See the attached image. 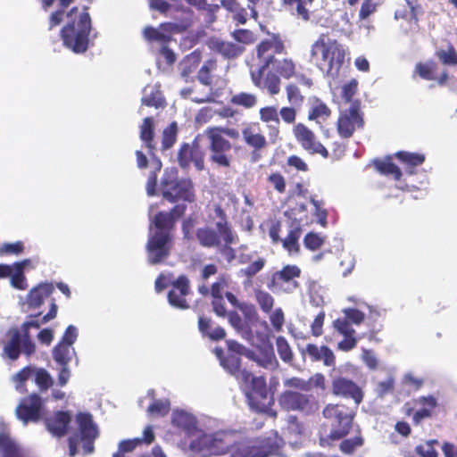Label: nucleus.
<instances>
[{
	"label": "nucleus",
	"instance_id": "40",
	"mask_svg": "<svg viewBox=\"0 0 457 457\" xmlns=\"http://www.w3.org/2000/svg\"><path fill=\"white\" fill-rule=\"evenodd\" d=\"M396 156L401 162L410 167V170H408L410 174L413 173V167L420 165L425 161V156L423 154H412L409 152H398Z\"/></svg>",
	"mask_w": 457,
	"mask_h": 457
},
{
	"label": "nucleus",
	"instance_id": "2",
	"mask_svg": "<svg viewBox=\"0 0 457 457\" xmlns=\"http://www.w3.org/2000/svg\"><path fill=\"white\" fill-rule=\"evenodd\" d=\"M284 49L283 43L277 38L262 41L257 46L260 67L256 71H251L252 81L255 87L270 96L278 95L281 87L280 77L270 68V54L283 53Z\"/></svg>",
	"mask_w": 457,
	"mask_h": 457
},
{
	"label": "nucleus",
	"instance_id": "59",
	"mask_svg": "<svg viewBox=\"0 0 457 457\" xmlns=\"http://www.w3.org/2000/svg\"><path fill=\"white\" fill-rule=\"evenodd\" d=\"M288 102L293 105H300L303 100L298 87L295 84H288L286 87Z\"/></svg>",
	"mask_w": 457,
	"mask_h": 457
},
{
	"label": "nucleus",
	"instance_id": "29",
	"mask_svg": "<svg viewBox=\"0 0 457 457\" xmlns=\"http://www.w3.org/2000/svg\"><path fill=\"white\" fill-rule=\"evenodd\" d=\"M175 25L171 23L162 24L158 29L146 27L144 29V37L148 41L167 42L170 40V35L173 31Z\"/></svg>",
	"mask_w": 457,
	"mask_h": 457
},
{
	"label": "nucleus",
	"instance_id": "27",
	"mask_svg": "<svg viewBox=\"0 0 457 457\" xmlns=\"http://www.w3.org/2000/svg\"><path fill=\"white\" fill-rule=\"evenodd\" d=\"M330 115L331 111L325 103L318 98L310 100V107L308 111L309 120H314L322 129L321 124L326 121Z\"/></svg>",
	"mask_w": 457,
	"mask_h": 457
},
{
	"label": "nucleus",
	"instance_id": "35",
	"mask_svg": "<svg viewBox=\"0 0 457 457\" xmlns=\"http://www.w3.org/2000/svg\"><path fill=\"white\" fill-rule=\"evenodd\" d=\"M142 102L147 106L159 107L162 103V97L156 86H146L143 90Z\"/></svg>",
	"mask_w": 457,
	"mask_h": 457
},
{
	"label": "nucleus",
	"instance_id": "24",
	"mask_svg": "<svg viewBox=\"0 0 457 457\" xmlns=\"http://www.w3.org/2000/svg\"><path fill=\"white\" fill-rule=\"evenodd\" d=\"M71 418L68 412L58 411L52 418L46 420L47 430L55 436H62L66 434Z\"/></svg>",
	"mask_w": 457,
	"mask_h": 457
},
{
	"label": "nucleus",
	"instance_id": "46",
	"mask_svg": "<svg viewBox=\"0 0 457 457\" xmlns=\"http://www.w3.org/2000/svg\"><path fill=\"white\" fill-rule=\"evenodd\" d=\"M342 312L345 316L343 318H338L337 320H345L351 327L352 325H360L364 320V313L357 309L346 308Z\"/></svg>",
	"mask_w": 457,
	"mask_h": 457
},
{
	"label": "nucleus",
	"instance_id": "17",
	"mask_svg": "<svg viewBox=\"0 0 457 457\" xmlns=\"http://www.w3.org/2000/svg\"><path fill=\"white\" fill-rule=\"evenodd\" d=\"M294 135L303 149L312 154H320L328 157V151L322 144L316 140L314 133L302 123L296 124L294 129Z\"/></svg>",
	"mask_w": 457,
	"mask_h": 457
},
{
	"label": "nucleus",
	"instance_id": "51",
	"mask_svg": "<svg viewBox=\"0 0 457 457\" xmlns=\"http://www.w3.org/2000/svg\"><path fill=\"white\" fill-rule=\"evenodd\" d=\"M265 262V259L259 256L258 258L254 259L253 262H251L248 266L241 269L240 273L251 278L263 269Z\"/></svg>",
	"mask_w": 457,
	"mask_h": 457
},
{
	"label": "nucleus",
	"instance_id": "4",
	"mask_svg": "<svg viewBox=\"0 0 457 457\" xmlns=\"http://www.w3.org/2000/svg\"><path fill=\"white\" fill-rule=\"evenodd\" d=\"M66 17L71 21L62 30L64 45L75 53H83L87 49L88 34L91 29V19L87 12L78 14V8L73 7Z\"/></svg>",
	"mask_w": 457,
	"mask_h": 457
},
{
	"label": "nucleus",
	"instance_id": "37",
	"mask_svg": "<svg viewBox=\"0 0 457 457\" xmlns=\"http://www.w3.org/2000/svg\"><path fill=\"white\" fill-rule=\"evenodd\" d=\"M28 262V260H24L21 262H14V270L10 278L12 286L17 289H24L26 287L24 267Z\"/></svg>",
	"mask_w": 457,
	"mask_h": 457
},
{
	"label": "nucleus",
	"instance_id": "19",
	"mask_svg": "<svg viewBox=\"0 0 457 457\" xmlns=\"http://www.w3.org/2000/svg\"><path fill=\"white\" fill-rule=\"evenodd\" d=\"M333 328L339 335L344 337V339L337 344L338 350L348 352L356 346L358 342L355 337L356 332L345 320H335Z\"/></svg>",
	"mask_w": 457,
	"mask_h": 457
},
{
	"label": "nucleus",
	"instance_id": "60",
	"mask_svg": "<svg viewBox=\"0 0 457 457\" xmlns=\"http://www.w3.org/2000/svg\"><path fill=\"white\" fill-rule=\"evenodd\" d=\"M439 60L447 65L457 64V53L453 46H450L447 50H440L436 53Z\"/></svg>",
	"mask_w": 457,
	"mask_h": 457
},
{
	"label": "nucleus",
	"instance_id": "42",
	"mask_svg": "<svg viewBox=\"0 0 457 457\" xmlns=\"http://www.w3.org/2000/svg\"><path fill=\"white\" fill-rule=\"evenodd\" d=\"M46 415L43 401L37 395H30V421H38Z\"/></svg>",
	"mask_w": 457,
	"mask_h": 457
},
{
	"label": "nucleus",
	"instance_id": "13",
	"mask_svg": "<svg viewBox=\"0 0 457 457\" xmlns=\"http://www.w3.org/2000/svg\"><path fill=\"white\" fill-rule=\"evenodd\" d=\"M171 424L187 436H199L204 431V423L192 413L184 410H174Z\"/></svg>",
	"mask_w": 457,
	"mask_h": 457
},
{
	"label": "nucleus",
	"instance_id": "64",
	"mask_svg": "<svg viewBox=\"0 0 457 457\" xmlns=\"http://www.w3.org/2000/svg\"><path fill=\"white\" fill-rule=\"evenodd\" d=\"M261 119L266 122H274L276 125H278L279 119L278 115L277 109L272 106L262 108L260 111Z\"/></svg>",
	"mask_w": 457,
	"mask_h": 457
},
{
	"label": "nucleus",
	"instance_id": "7",
	"mask_svg": "<svg viewBox=\"0 0 457 457\" xmlns=\"http://www.w3.org/2000/svg\"><path fill=\"white\" fill-rule=\"evenodd\" d=\"M79 431L69 438V453L71 457L79 453L81 445L84 453L94 451V441L98 436V430L88 413H79L76 417Z\"/></svg>",
	"mask_w": 457,
	"mask_h": 457
},
{
	"label": "nucleus",
	"instance_id": "31",
	"mask_svg": "<svg viewBox=\"0 0 457 457\" xmlns=\"http://www.w3.org/2000/svg\"><path fill=\"white\" fill-rule=\"evenodd\" d=\"M53 290L54 287L51 283H41L30 290V308L40 305L51 295Z\"/></svg>",
	"mask_w": 457,
	"mask_h": 457
},
{
	"label": "nucleus",
	"instance_id": "44",
	"mask_svg": "<svg viewBox=\"0 0 457 457\" xmlns=\"http://www.w3.org/2000/svg\"><path fill=\"white\" fill-rule=\"evenodd\" d=\"M154 137V120L147 117L140 127V137L149 149L153 148L152 140Z\"/></svg>",
	"mask_w": 457,
	"mask_h": 457
},
{
	"label": "nucleus",
	"instance_id": "47",
	"mask_svg": "<svg viewBox=\"0 0 457 457\" xmlns=\"http://www.w3.org/2000/svg\"><path fill=\"white\" fill-rule=\"evenodd\" d=\"M277 351L279 357L286 362H290L293 360V353L291 347L283 337H278L276 341Z\"/></svg>",
	"mask_w": 457,
	"mask_h": 457
},
{
	"label": "nucleus",
	"instance_id": "18",
	"mask_svg": "<svg viewBox=\"0 0 457 457\" xmlns=\"http://www.w3.org/2000/svg\"><path fill=\"white\" fill-rule=\"evenodd\" d=\"M189 294L188 280L186 277H179L172 283V289L168 294V300L171 306L179 309H187V295Z\"/></svg>",
	"mask_w": 457,
	"mask_h": 457
},
{
	"label": "nucleus",
	"instance_id": "54",
	"mask_svg": "<svg viewBox=\"0 0 457 457\" xmlns=\"http://www.w3.org/2000/svg\"><path fill=\"white\" fill-rule=\"evenodd\" d=\"M436 69V64L434 62H427L425 63H418L416 65V71L424 79H434V71Z\"/></svg>",
	"mask_w": 457,
	"mask_h": 457
},
{
	"label": "nucleus",
	"instance_id": "57",
	"mask_svg": "<svg viewBox=\"0 0 457 457\" xmlns=\"http://www.w3.org/2000/svg\"><path fill=\"white\" fill-rule=\"evenodd\" d=\"M256 300L261 309L264 312H269L271 311L274 303V299L269 293L265 291L256 292Z\"/></svg>",
	"mask_w": 457,
	"mask_h": 457
},
{
	"label": "nucleus",
	"instance_id": "21",
	"mask_svg": "<svg viewBox=\"0 0 457 457\" xmlns=\"http://www.w3.org/2000/svg\"><path fill=\"white\" fill-rule=\"evenodd\" d=\"M332 390L337 395L353 398L356 405L361 402L363 397L359 386L352 380L344 378H337L333 380Z\"/></svg>",
	"mask_w": 457,
	"mask_h": 457
},
{
	"label": "nucleus",
	"instance_id": "15",
	"mask_svg": "<svg viewBox=\"0 0 457 457\" xmlns=\"http://www.w3.org/2000/svg\"><path fill=\"white\" fill-rule=\"evenodd\" d=\"M178 162L182 168L193 163L197 170L204 169V152L196 140L192 145L183 144L178 154Z\"/></svg>",
	"mask_w": 457,
	"mask_h": 457
},
{
	"label": "nucleus",
	"instance_id": "12",
	"mask_svg": "<svg viewBox=\"0 0 457 457\" xmlns=\"http://www.w3.org/2000/svg\"><path fill=\"white\" fill-rule=\"evenodd\" d=\"M241 381L245 384V395L252 407L259 409L261 400L267 398L266 381L262 376H254L244 370L240 372Z\"/></svg>",
	"mask_w": 457,
	"mask_h": 457
},
{
	"label": "nucleus",
	"instance_id": "38",
	"mask_svg": "<svg viewBox=\"0 0 457 457\" xmlns=\"http://www.w3.org/2000/svg\"><path fill=\"white\" fill-rule=\"evenodd\" d=\"M34 375L35 383L42 391L47 390L54 384V379L50 373L45 369H31L30 368V375Z\"/></svg>",
	"mask_w": 457,
	"mask_h": 457
},
{
	"label": "nucleus",
	"instance_id": "6",
	"mask_svg": "<svg viewBox=\"0 0 457 457\" xmlns=\"http://www.w3.org/2000/svg\"><path fill=\"white\" fill-rule=\"evenodd\" d=\"M284 445V440L278 436L266 439H242L235 438L228 453L229 457H268L270 454L278 455V450Z\"/></svg>",
	"mask_w": 457,
	"mask_h": 457
},
{
	"label": "nucleus",
	"instance_id": "22",
	"mask_svg": "<svg viewBox=\"0 0 457 457\" xmlns=\"http://www.w3.org/2000/svg\"><path fill=\"white\" fill-rule=\"evenodd\" d=\"M302 353L307 354L312 361H322L326 366H334L336 357L333 351L326 345L318 346L313 344H308L302 351Z\"/></svg>",
	"mask_w": 457,
	"mask_h": 457
},
{
	"label": "nucleus",
	"instance_id": "53",
	"mask_svg": "<svg viewBox=\"0 0 457 457\" xmlns=\"http://www.w3.org/2000/svg\"><path fill=\"white\" fill-rule=\"evenodd\" d=\"M29 379V366L22 368L18 373H16L12 381L15 383V389L21 394L26 392V382Z\"/></svg>",
	"mask_w": 457,
	"mask_h": 457
},
{
	"label": "nucleus",
	"instance_id": "14",
	"mask_svg": "<svg viewBox=\"0 0 457 457\" xmlns=\"http://www.w3.org/2000/svg\"><path fill=\"white\" fill-rule=\"evenodd\" d=\"M280 404L286 409L305 413L314 412L318 409V403L312 395L293 391H287L281 395Z\"/></svg>",
	"mask_w": 457,
	"mask_h": 457
},
{
	"label": "nucleus",
	"instance_id": "3",
	"mask_svg": "<svg viewBox=\"0 0 457 457\" xmlns=\"http://www.w3.org/2000/svg\"><path fill=\"white\" fill-rule=\"evenodd\" d=\"M345 55L344 46L324 34L312 43L310 50V61L331 78L339 75Z\"/></svg>",
	"mask_w": 457,
	"mask_h": 457
},
{
	"label": "nucleus",
	"instance_id": "8",
	"mask_svg": "<svg viewBox=\"0 0 457 457\" xmlns=\"http://www.w3.org/2000/svg\"><path fill=\"white\" fill-rule=\"evenodd\" d=\"M162 191L163 198L174 202L183 200L187 202L194 201L193 184L190 179H177V170L170 168L165 170L162 180Z\"/></svg>",
	"mask_w": 457,
	"mask_h": 457
},
{
	"label": "nucleus",
	"instance_id": "50",
	"mask_svg": "<svg viewBox=\"0 0 457 457\" xmlns=\"http://www.w3.org/2000/svg\"><path fill=\"white\" fill-rule=\"evenodd\" d=\"M170 410V402L167 399L156 400L151 403L147 409L150 415L163 416L168 413Z\"/></svg>",
	"mask_w": 457,
	"mask_h": 457
},
{
	"label": "nucleus",
	"instance_id": "55",
	"mask_svg": "<svg viewBox=\"0 0 457 457\" xmlns=\"http://www.w3.org/2000/svg\"><path fill=\"white\" fill-rule=\"evenodd\" d=\"M227 344H228V350L231 352V353H234V354H237H237H245L249 359L256 361L260 366H263L264 365L259 359L254 357V354L252 352L246 350L243 345H241L237 342H236V341H228Z\"/></svg>",
	"mask_w": 457,
	"mask_h": 457
},
{
	"label": "nucleus",
	"instance_id": "33",
	"mask_svg": "<svg viewBox=\"0 0 457 457\" xmlns=\"http://www.w3.org/2000/svg\"><path fill=\"white\" fill-rule=\"evenodd\" d=\"M373 164L378 172L384 175H392L396 180L402 176L400 169L391 162L390 157L383 160H375Z\"/></svg>",
	"mask_w": 457,
	"mask_h": 457
},
{
	"label": "nucleus",
	"instance_id": "25",
	"mask_svg": "<svg viewBox=\"0 0 457 457\" xmlns=\"http://www.w3.org/2000/svg\"><path fill=\"white\" fill-rule=\"evenodd\" d=\"M282 53H272L270 68L277 72L279 77L289 79L295 76L296 66L294 61L290 58H278L276 55L281 54Z\"/></svg>",
	"mask_w": 457,
	"mask_h": 457
},
{
	"label": "nucleus",
	"instance_id": "20",
	"mask_svg": "<svg viewBox=\"0 0 457 457\" xmlns=\"http://www.w3.org/2000/svg\"><path fill=\"white\" fill-rule=\"evenodd\" d=\"M210 218L214 220L215 227L219 233H221L226 245L237 242V236L228 226L226 215L220 206L213 205L210 212Z\"/></svg>",
	"mask_w": 457,
	"mask_h": 457
},
{
	"label": "nucleus",
	"instance_id": "63",
	"mask_svg": "<svg viewBox=\"0 0 457 457\" xmlns=\"http://www.w3.org/2000/svg\"><path fill=\"white\" fill-rule=\"evenodd\" d=\"M24 249L21 242L3 244L0 246V255L19 254Z\"/></svg>",
	"mask_w": 457,
	"mask_h": 457
},
{
	"label": "nucleus",
	"instance_id": "41",
	"mask_svg": "<svg viewBox=\"0 0 457 457\" xmlns=\"http://www.w3.org/2000/svg\"><path fill=\"white\" fill-rule=\"evenodd\" d=\"M0 450L3 452V457H22L20 447L2 435H0Z\"/></svg>",
	"mask_w": 457,
	"mask_h": 457
},
{
	"label": "nucleus",
	"instance_id": "45",
	"mask_svg": "<svg viewBox=\"0 0 457 457\" xmlns=\"http://www.w3.org/2000/svg\"><path fill=\"white\" fill-rule=\"evenodd\" d=\"M300 230L295 228L289 231L287 237L282 240L283 247L289 253H295L299 251L298 239L300 237Z\"/></svg>",
	"mask_w": 457,
	"mask_h": 457
},
{
	"label": "nucleus",
	"instance_id": "43",
	"mask_svg": "<svg viewBox=\"0 0 457 457\" xmlns=\"http://www.w3.org/2000/svg\"><path fill=\"white\" fill-rule=\"evenodd\" d=\"M220 364L223 366L225 370H227L229 373L235 375L237 379H241L239 370L240 360L237 354L229 353L226 358L220 360ZM244 370H242L243 371Z\"/></svg>",
	"mask_w": 457,
	"mask_h": 457
},
{
	"label": "nucleus",
	"instance_id": "56",
	"mask_svg": "<svg viewBox=\"0 0 457 457\" xmlns=\"http://www.w3.org/2000/svg\"><path fill=\"white\" fill-rule=\"evenodd\" d=\"M216 62L214 60L210 59L202 66L198 72V79L204 85L211 84V76L210 72L215 69Z\"/></svg>",
	"mask_w": 457,
	"mask_h": 457
},
{
	"label": "nucleus",
	"instance_id": "52",
	"mask_svg": "<svg viewBox=\"0 0 457 457\" xmlns=\"http://www.w3.org/2000/svg\"><path fill=\"white\" fill-rule=\"evenodd\" d=\"M285 4L287 5H295V12H294L297 18H300L303 21H308L310 18V12L307 7L304 6L306 3L305 0H283Z\"/></svg>",
	"mask_w": 457,
	"mask_h": 457
},
{
	"label": "nucleus",
	"instance_id": "11",
	"mask_svg": "<svg viewBox=\"0 0 457 457\" xmlns=\"http://www.w3.org/2000/svg\"><path fill=\"white\" fill-rule=\"evenodd\" d=\"M218 128H209L205 130V135L209 139V148L211 151L210 159L212 162L220 167H229L230 158L228 153L231 150V144L222 135Z\"/></svg>",
	"mask_w": 457,
	"mask_h": 457
},
{
	"label": "nucleus",
	"instance_id": "39",
	"mask_svg": "<svg viewBox=\"0 0 457 457\" xmlns=\"http://www.w3.org/2000/svg\"><path fill=\"white\" fill-rule=\"evenodd\" d=\"M232 280L229 276L222 275L212 286V295L214 299L222 300L223 294L231 288Z\"/></svg>",
	"mask_w": 457,
	"mask_h": 457
},
{
	"label": "nucleus",
	"instance_id": "10",
	"mask_svg": "<svg viewBox=\"0 0 457 457\" xmlns=\"http://www.w3.org/2000/svg\"><path fill=\"white\" fill-rule=\"evenodd\" d=\"M5 337L1 354L3 358L13 361L18 360L23 352L29 354V321H24L21 328H10Z\"/></svg>",
	"mask_w": 457,
	"mask_h": 457
},
{
	"label": "nucleus",
	"instance_id": "34",
	"mask_svg": "<svg viewBox=\"0 0 457 457\" xmlns=\"http://www.w3.org/2000/svg\"><path fill=\"white\" fill-rule=\"evenodd\" d=\"M242 133L244 140L248 145L255 149H261L265 146V137L260 133V131H257L255 129L246 128L243 130Z\"/></svg>",
	"mask_w": 457,
	"mask_h": 457
},
{
	"label": "nucleus",
	"instance_id": "58",
	"mask_svg": "<svg viewBox=\"0 0 457 457\" xmlns=\"http://www.w3.org/2000/svg\"><path fill=\"white\" fill-rule=\"evenodd\" d=\"M436 440L428 441L416 447V453L420 457H437V453L434 448V445H437Z\"/></svg>",
	"mask_w": 457,
	"mask_h": 457
},
{
	"label": "nucleus",
	"instance_id": "30",
	"mask_svg": "<svg viewBox=\"0 0 457 457\" xmlns=\"http://www.w3.org/2000/svg\"><path fill=\"white\" fill-rule=\"evenodd\" d=\"M54 361L60 366H69L72 357L76 354L75 349L68 344L59 342L52 351Z\"/></svg>",
	"mask_w": 457,
	"mask_h": 457
},
{
	"label": "nucleus",
	"instance_id": "49",
	"mask_svg": "<svg viewBox=\"0 0 457 457\" xmlns=\"http://www.w3.org/2000/svg\"><path fill=\"white\" fill-rule=\"evenodd\" d=\"M177 123L172 122L162 133V148H170L177 140Z\"/></svg>",
	"mask_w": 457,
	"mask_h": 457
},
{
	"label": "nucleus",
	"instance_id": "9",
	"mask_svg": "<svg viewBox=\"0 0 457 457\" xmlns=\"http://www.w3.org/2000/svg\"><path fill=\"white\" fill-rule=\"evenodd\" d=\"M322 413L331 422L332 428L328 435L330 439L339 440L348 434L354 417L352 410L345 405L329 403Z\"/></svg>",
	"mask_w": 457,
	"mask_h": 457
},
{
	"label": "nucleus",
	"instance_id": "36",
	"mask_svg": "<svg viewBox=\"0 0 457 457\" xmlns=\"http://www.w3.org/2000/svg\"><path fill=\"white\" fill-rule=\"evenodd\" d=\"M200 60L199 53L194 52L187 55L180 63L181 76L187 79L196 70Z\"/></svg>",
	"mask_w": 457,
	"mask_h": 457
},
{
	"label": "nucleus",
	"instance_id": "23",
	"mask_svg": "<svg viewBox=\"0 0 457 457\" xmlns=\"http://www.w3.org/2000/svg\"><path fill=\"white\" fill-rule=\"evenodd\" d=\"M196 238L199 244L207 248H219L224 243V237L215 228L204 227L196 231Z\"/></svg>",
	"mask_w": 457,
	"mask_h": 457
},
{
	"label": "nucleus",
	"instance_id": "5",
	"mask_svg": "<svg viewBox=\"0 0 457 457\" xmlns=\"http://www.w3.org/2000/svg\"><path fill=\"white\" fill-rule=\"evenodd\" d=\"M236 437L237 433L230 429L218 430L212 434L203 431L199 436L191 440L189 447L203 455L228 454Z\"/></svg>",
	"mask_w": 457,
	"mask_h": 457
},
{
	"label": "nucleus",
	"instance_id": "61",
	"mask_svg": "<svg viewBox=\"0 0 457 457\" xmlns=\"http://www.w3.org/2000/svg\"><path fill=\"white\" fill-rule=\"evenodd\" d=\"M270 321L277 332H280L285 323V315L281 308L275 309L270 315Z\"/></svg>",
	"mask_w": 457,
	"mask_h": 457
},
{
	"label": "nucleus",
	"instance_id": "1",
	"mask_svg": "<svg viewBox=\"0 0 457 457\" xmlns=\"http://www.w3.org/2000/svg\"><path fill=\"white\" fill-rule=\"evenodd\" d=\"M185 212L184 205H177L170 212H160L151 219L150 235L147 243V259L151 264H156L168 257L170 253V235L168 230L174 220Z\"/></svg>",
	"mask_w": 457,
	"mask_h": 457
},
{
	"label": "nucleus",
	"instance_id": "26",
	"mask_svg": "<svg viewBox=\"0 0 457 457\" xmlns=\"http://www.w3.org/2000/svg\"><path fill=\"white\" fill-rule=\"evenodd\" d=\"M415 405L419 409L413 415V421L418 424L422 420L431 417L437 406V400L433 395L420 396L415 400Z\"/></svg>",
	"mask_w": 457,
	"mask_h": 457
},
{
	"label": "nucleus",
	"instance_id": "62",
	"mask_svg": "<svg viewBox=\"0 0 457 457\" xmlns=\"http://www.w3.org/2000/svg\"><path fill=\"white\" fill-rule=\"evenodd\" d=\"M323 242L324 240L320 235L312 232L307 234L303 240L305 247L312 251L319 249Z\"/></svg>",
	"mask_w": 457,
	"mask_h": 457
},
{
	"label": "nucleus",
	"instance_id": "16",
	"mask_svg": "<svg viewBox=\"0 0 457 457\" xmlns=\"http://www.w3.org/2000/svg\"><path fill=\"white\" fill-rule=\"evenodd\" d=\"M362 125V118L357 106L352 104L341 112L337 120V132L341 137H350Z\"/></svg>",
	"mask_w": 457,
	"mask_h": 457
},
{
	"label": "nucleus",
	"instance_id": "32",
	"mask_svg": "<svg viewBox=\"0 0 457 457\" xmlns=\"http://www.w3.org/2000/svg\"><path fill=\"white\" fill-rule=\"evenodd\" d=\"M300 269L295 265H287L272 276V285L285 284L288 280H295L300 276Z\"/></svg>",
	"mask_w": 457,
	"mask_h": 457
},
{
	"label": "nucleus",
	"instance_id": "28",
	"mask_svg": "<svg viewBox=\"0 0 457 457\" xmlns=\"http://www.w3.org/2000/svg\"><path fill=\"white\" fill-rule=\"evenodd\" d=\"M209 46L212 50L228 59L240 55L244 51L243 46L231 42L222 41L219 38H212L209 42Z\"/></svg>",
	"mask_w": 457,
	"mask_h": 457
},
{
	"label": "nucleus",
	"instance_id": "48",
	"mask_svg": "<svg viewBox=\"0 0 457 457\" xmlns=\"http://www.w3.org/2000/svg\"><path fill=\"white\" fill-rule=\"evenodd\" d=\"M231 102L245 108H252L257 104V98L253 94L239 93L232 96Z\"/></svg>",
	"mask_w": 457,
	"mask_h": 457
}]
</instances>
